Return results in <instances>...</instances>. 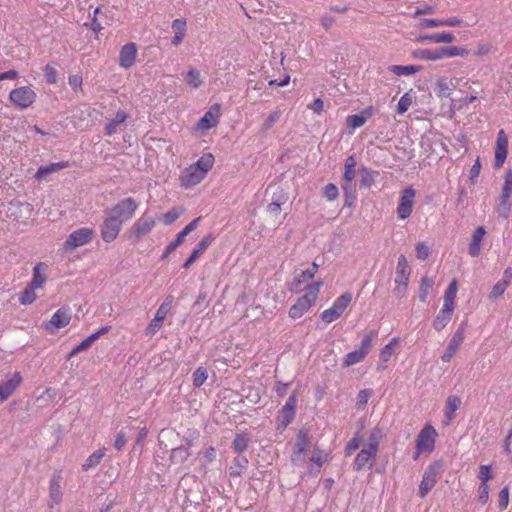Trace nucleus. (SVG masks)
Masks as SVG:
<instances>
[{
	"label": "nucleus",
	"instance_id": "nucleus-1",
	"mask_svg": "<svg viewBox=\"0 0 512 512\" xmlns=\"http://www.w3.org/2000/svg\"><path fill=\"white\" fill-rule=\"evenodd\" d=\"M214 156L211 153L202 155L196 163L188 166L180 175L181 186L189 188L199 184L211 170Z\"/></svg>",
	"mask_w": 512,
	"mask_h": 512
},
{
	"label": "nucleus",
	"instance_id": "nucleus-2",
	"mask_svg": "<svg viewBox=\"0 0 512 512\" xmlns=\"http://www.w3.org/2000/svg\"><path fill=\"white\" fill-rule=\"evenodd\" d=\"M322 282H316L307 287V292L302 297L298 298L296 303L289 309V317L298 319L303 316L305 312L316 302Z\"/></svg>",
	"mask_w": 512,
	"mask_h": 512
},
{
	"label": "nucleus",
	"instance_id": "nucleus-3",
	"mask_svg": "<svg viewBox=\"0 0 512 512\" xmlns=\"http://www.w3.org/2000/svg\"><path fill=\"white\" fill-rule=\"evenodd\" d=\"M138 208L139 203L134 198L126 197L106 209V211L124 225L135 216Z\"/></svg>",
	"mask_w": 512,
	"mask_h": 512
},
{
	"label": "nucleus",
	"instance_id": "nucleus-4",
	"mask_svg": "<svg viewBox=\"0 0 512 512\" xmlns=\"http://www.w3.org/2000/svg\"><path fill=\"white\" fill-rule=\"evenodd\" d=\"M156 226V219L143 213L130 227L129 239L133 242L141 241L145 236L151 233Z\"/></svg>",
	"mask_w": 512,
	"mask_h": 512
},
{
	"label": "nucleus",
	"instance_id": "nucleus-5",
	"mask_svg": "<svg viewBox=\"0 0 512 512\" xmlns=\"http://www.w3.org/2000/svg\"><path fill=\"white\" fill-rule=\"evenodd\" d=\"M436 436L437 432L435 428L431 425H426L419 432L416 439L417 452L414 455L415 460L419 457L421 453L430 454L434 450Z\"/></svg>",
	"mask_w": 512,
	"mask_h": 512
},
{
	"label": "nucleus",
	"instance_id": "nucleus-6",
	"mask_svg": "<svg viewBox=\"0 0 512 512\" xmlns=\"http://www.w3.org/2000/svg\"><path fill=\"white\" fill-rule=\"evenodd\" d=\"M352 301V294L350 292L344 293L337 297L333 305L321 313V319L325 323H331L337 320L344 313L350 302Z\"/></svg>",
	"mask_w": 512,
	"mask_h": 512
},
{
	"label": "nucleus",
	"instance_id": "nucleus-7",
	"mask_svg": "<svg viewBox=\"0 0 512 512\" xmlns=\"http://www.w3.org/2000/svg\"><path fill=\"white\" fill-rule=\"evenodd\" d=\"M95 237V232L91 228L83 227L74 230L63 244L65 251H72L78 247L90 243Z\"/></svg>",
	"mask_w": 512,
	"mask_h": 512
},
{
	"label": "nucleus",
	"instance_id": "nucleus-8",
	"mask_svg": "<svg viewBox=\"0 0 512 512\" xmlns=\"http://www.w3.org/2000/svg\"><path fill=\"white\" fill-rule=\"evenodd\" d=\"M123 225L119 220L114 218L106 210L104 211V218L100 224V235L104 242L111 243L117 239L122 230Z\"/></svg>",
	"mask_w": 512,
	"mask_h": 512
},
{
	"label": "nucleus",
	"instance_id": "nucleus-9",
	"mask_svg": "<svg viewBox=\"0 0 512 512\" xmlns=\"http://www.w3.org/2000/svg\"><path fill=\"white\" fill-rule=\"evenodd\" d=\"M373 337L374 332L369 333L362 339L358 349L346 354L344 357L343 366L350 367L362 362L372 347Z\"/></svg>",
	"mask_w": 512,
	"mask_h": 512
},
{
	"label": "nucleus",
	"instance_id": "nucleus-10",
	"mask_svg": "<svg viewBox=\"0 0 512 512\" xmlns=\"http://www.w3.org/2000/svg\"><path fill=\"white\" fill-rule=\"evenodd\" d=\"M440 469L441 464L439 462H433L425 469L418 490L421 498H424L435 486Z\"/></svg>",
	"mask_w": 512,
	"mask_h": 512
},
{
	"label": "nucleus",
	"instance_id": "nucleus-11",
	"mask_svg": "<svg viewBox=\"0 0 512 512\" xmlns=\"http://www.w3.org/2000/svg\"><path fill=\"white\" fill-rule=\"evenodd\" d=\"M9 98L17 107L25 109L34 103L36 93L32 88L23 86L13 89L9 94Z\"/></svg>",
	"mask_w": 512,
	"mask_h": 512
},
{
	"label": "nucleus",
	"instance_id": "nucleus-12",
	"mask_svg": "<svg viewBox=\"0 0 512 512\" xmlns=\"http://www.w3.org/2000/svg\"><path fill=\"white\" fill-rule=\"evenodd\" d=\"M415 190L412 187L405 188L400 196L397 207V216L401 220L407 219L413 210Z\"/></svg>",
	"mask_w": 512,
	"mask_h": 512
},
{
	"label": "nucleus",
	"instance_id": "nucleus-13",
	"mask_svg": "<svg viewBox=\"0 0 512 512\" xmlns=\"http://www.w3.org/2000/svg\"><path fill=\"white\" fill-rule=\"evenodd\" d=\"M71 321V313L69 308L62 307L58 309L51 319L44 324L45 330L53 334L57 330L67 326Z\"/></svg>",
	"mask_w": 512,
	"mask_h": 512
},
{
	"label": "nucleus",
	"instance_id": "nucleus-14",
	"mask_svg": "<svg viewBox=\"0 0 512 512\" xmlns=\"http://www.w3.org/2000/svg\"><path fill=\"white\" fill-rule=\"evenodd\" d=\"M465 323H461L456 330V332L453 334L446 350L444 351L443 355L441 356V359L443 362H450L453 356L458 351L460 345L463 343L465 338Z\"/></svg>",
	"mask_w": 512,
	"mask_h": 512
},
{
	"label": "nucleus",
	"instance_id": "nucleus-15",
	"mask_svg": "<svg viewBox=\"0 0 512 512\" xmlns=\"http://www.w3.org/2000/svg\"><path fill=\"white\" fill-rule=\"evenodd\" d=\"M63 477L61 471H55L49 482V506L53 507L62 501L63 497Z\"/></svg>",
	"mask_w": 512,
	"mask_h": 512
},
{
	"label": "nucleus",
	"instance_id": "nucleus-16",
	"mask_svg": "<svg viewBox=\"0 0 512 512\" xmlns=\"http://www.w3.org/2000/svg\"><path fill=\"white\" fill-rule=\"evenodd\" d=\"M508 153V136L505 131L501 129L498 132L495 144V161L494 167L499 169L503 166Z\"/></svg>",
	"mask_w": 512,
	"mask_h": 512
},
{
	"label": "nucleus",
	"instance_id": "nucleus-17",
	"mask_svg": "<svg viewBox=\"0 0 512 512\" xmlns=\"http://www.w3.org/2000/svg\"><path fill=\"white\" fill-rule=\"evenodd\" d=\"M220 105L214 104L197 122V129L209 130L215 127L219 121Z\"/></svg>",
	"mask_w": 512,
	"mask_h": 512
},
{
	"label": "nucleus",
	"instance_id": "nucleus-18",
	"mask_svg": "<svg viewBox=\"0 0 512 512\" xmlns=\"http://www.w3.org/2000/svg\"><path fill=\"white\" fill-rule=\"evenodd\" d=\"M22 377L19 372L7 376V379L0 384V401L7 400L16 388L21 384Z\"/></svg>",
	"mask_w": 512,
	"mask_h": 512
},
{
	"label": "nucleus",
	"instance_id": "nucleus-19",
	"mask_svg": "<svg viewBox=\"0 0 512 512\" xmlns=\"http://www.w3.org/2000/svg\"><path fill=\"white\" fill-rule=\"evenodd\" d=\"M137 56V47L134 43L125 44L119 53V65L122 68L128 69L135 63Z\"/></svg>",
	"mask_w": 512,
	"mask_h": 512
},
{
	"label": "nucleus",
	"instance_id": "nucleus-20",
	"mask_svg": "<svg viewBox=\"0 0 512 512\" xmlns=\"http://www.w3.org/2000/svg\"><path fill=\"white\" fill-rule=\"evenodd\" d=\"M376 455L377 452L369 449L368 447H363L354 460V470L360 471L365 467L370 468L373 465Z\"/></svg>",
	"mask_w": 512,
	"mask_h": 512
},
{
	"label": "nucleus",
	"instance_id": "nucleus-21",
	"mask_svg": "<svg viewBox=\"0 0 512 512\" xmlns=\"http://www.w3.org/2000/svg\"><path fill=\"white\" fill-rule=\"evenodd\" d=\"M48 265L44 262L38 263L32 272V279L28 283L35 289L41 288L47 280Z\"/></svg>",
	"mask_w": 512,
	"mask_h": 512
},
{
	"label": "nucleus",
	"instance_id": "nucleus-22",
	"mask_svg": "<svg viewBox=\"0 0 512 512\" xmlns=\"http://www.w3.org/2000/svg\"><path fill=\"white\" fill-rule=\"evenodd\" d=\"M297 405V395L296 392H293L288 398L285 405L281 410L282 423L287 426L290 424L295 416V409Z\"/></svg>",
	"mask_w": 512,
	"mask_h": 512
},
{
	"label": "nucleus",
	"instance_id": "nucleus-23",
	"mask_svg": "<svg viewBox=\"0 0 512 512\" xmlns=\"http://www.w3.org/2000/svg\"><path fill=\"white\" fill-rule=\"evenodd\" d=\"M453 311L454 308H451L448 305H443L433 321V328L436 331L443 330L446 327V325L450 322L453 315Z\"/></svg>",
	"mask_w": 512,
	"mask_h": 512
},
{
	"label": "nucleus",
	"instance_id": "nucleus-24",
	"mask_svg": "<svg viewBox=\"0 0 512 512\" xmlns=\"http://www.w3.org/2000/svg\"><path fill=\"white\" fill-rule=\"evenodd\" d=\"M213 240V236L211 234L205 236L197 245V247L193 250L189 258L184 262L183 268L188 269L196 259L208 248Z\"/></svg>",
	"mask_w": 512,
	"mask_h": 512
},
{
	"label": "nucleus",
	"instance_id": "nucleus-25",
	"mask_svg": "<svg viewBox=\"0 0 512 512\" xmlns=\"http://www.w3.org/2000/svg\"><path fill=\"white\" fill-rule=\"evenodd\" d=\"M410 276V268L407 263V259L404 255H400L398 258L395 283H408Z\"/></svg>",
	"mask_w": 512,
	"mask_h": 512
},
{
	"label": "nucleus",
	"instance_id": "nucleus-26",
	"mask_svg": "<svg viewBox=\"0 0 512 512\" xmlns=\"http://www.w3.org/2000/svg\"><path fill=\"white\" fill-rule=\"evenodd\" d=\"M191 456V451L187 446H177L170 451L169 459L174 465L185 463Z\"/></svg>",
	"mask_w": 512,
	"mask_h": 512
},
{
	"label": "nucleus",
	"instance_id": "nucleus-27",
	"mask_svg": "<svg viewBox=\"0 0 512 512\" xmlns=\"http://www.w3.org/2000/svg\"><path fill=\"white\" fill-rule=\"evenodd\" d=\"M172 29L174 31V37L172 38V45L178 46L182 43L186 34V20L183 18L175 19L172 22Z\"/></svg>",
	"mask_w": 512,
	"mask_h": 512
},
{
	"label": "nucleus",
	"instance_id": "nucleus-28",
	"mask_svg": "<svg viewBox=\"0 0 512 512\" xmlns=\"http://www.w3.org/2000/svg\"><path fill=\"white\" fill-rule=\"evenodd\" d=\"M455 35L452 32H441L430 35H424L419 38L420 41H427L430 43H444L449 44L455 41Z\"/></svg>",
	"mask_w": 512,
	"mask_h": 512
},
{
	"label": "nucleus",
	"instance_id": "nucleus-29",
	"mask_svg": "<svg viewBox=\"0 0 512 512\" xmlns=\"http://www.w3.org/2000/svg\"><path fill=\"white\" fill-rule=\"evenodd\" d=\"M128 114L124 110L117 111L115 117L109 121L105 126V134L107 136H112L118 130V127L122 125L127 119Z\"/></svg>",
	"mask_w": 512,
	"mask_h": 512
},
{
	"label": "nucleus",
	"instance_id": "nucleus-30",
	"mask_svg": "<svg viewBox=\"0 0 512 512\" xmlns=\"http://www.w3.org/2000/svg\"><path fill=\"white\" fill-rule=\"evenodd\" d=\"M461 405V399L456 395H450L447 398L445 406V424L448 425L455 417V412Z\"/></svg>",
	"mask_w": 512,
	"mask_h": 512
},
{
	"label": "nucleus",
	"instance_id": "nucleus-31",
	"mask_svg": "<svg viewBox=\"0 0 512 512\" xmlns=\"http://www.w3.org/2000/svg\"><path fill=\"white\" fill-rule=\"evenodd\" d=\"M413 56L422 60L437 61L443 59L441 47L430 50V49H418L413 52Z\"/></svg>",
	"mask_w": 512,
	"mask_h": 512
},
{
	"label": "nucleus",
	"instance_id": "nucleus-32",
	"mask_svg": "<svg viewBox=\"0 0 512 512\" xmlns=\"http://www.w3.org/2000/svg\"><path fill=\"white\" fill-rule=\"evenodd\" d=\"M248 467V459L245 456H237L229 467V474L232 477L240 476Z\"/></svg>",
	"mask_w": 512,
	"mask_h": 512
},
{
	"label": "nucleus",
	"instance_id": "nucleus-33",
	"mask_svg": "<svg viewBox=\"0 0 512 512\" xmlns=\"http://www.w3.org/2000/svg\"><path fill=\"white\" fill-rule=\"evenodd\" d=\"M360 174V187L370 188L375 182V176L378 172L372 171L366 167L359 169Z\"/></svg>",
	"mask_w": 512,
	"mask_h": 512
},
{
	"label": "nucleus",
	"instance_id": "nucleus-34",
	"mask_svg": "<svg viewBox=\"0 0 512 512\" xmlns=\"http://www.w3.org/2000/svg\"><path fill=\"white\" fill-rule=\"evenodd\" d=\"M105 451L106 449L103 447L92 453L83 463L82 469L84 471H88L89 469L97 466L104 457Z\"/></svg>",
	"mask_w": 512,
	"mask_h": 512
},
{
	"label": "nucleus",
	"instance_id": "nucleus-35",
	"mask_svg": "<svg viewBox=\"0 0 512 512\" xmlns=\"http://www.w3.org/2000/svg\"><path fill=\"white\" fill-rule=\"evenodd\" d=\"M250 443V437L246 433L236 434L232 448L236 453H242L247 450Z\"/></svg>",
	"mask_w": 512,
	"mask_h": 512
},
{
	"label": "nucleus",
	"instance_id": "nucleus-36",
	"mask_svg": "<svg viewBox=\"0 0 512 512\" xmlns=\"http://www.w3.org/2000/svg\"><path fill=\"white\" fill-rule=\"evenodd\" d=\"M441 49L443 58L466 57L469 54V50L461 46H445Z\"/></svg>",
	"mask_w": 512,
	"mask_h": 512
},
{
	"label": "nucleus",
	"instance_id": "nucleus-37",
	"mask_svg": "<svg viewBox=\"0 0 512 512\" xmlns=\"http://www.w3.org/2000/svg\"><path fill=\"white\" fill-rule=\"evenodd\" d=\"M282 114H283V110H281L278 107L276 109H274L273 111H271L269 113V115L265 118L264 122L262 123L261 131L266 132L269 129H271L273 127V125L279 121Z\"/></svg>",
	"mask_w": 512,
	"mask_h": 512
},
{
	"label": "nucleus",
	"instance_id": "nucleus-38",
	"mask_svg": "<svg viewBox=\"0 0 512 512\" xmlns=\"http://www.w3.org/2000/svg\"><path fill=\"white\" fill-rule=\"evenodd\" d=\"M67 166L64 162H58V163H52L47 166H41L38 171L36 172V179L41 180L48 174L54 173L62 168H65Z\"/></svg>",
	"mask_w": 512,
	"mask_h": 512
},
{
	"label": "nucleus",
	"instance_id": "nucleus-39",
	"mask_svg": "<svg viewBox=\"0 0 512 512\" xmlns=\"http://www.w3.org/2000/svg\"><path fill=\"white\" fill-rule=\"evenodd\" d=\"M383 438V431L379 427H375L371 430L368 438V447L369 449L378 452V447Z\"/></svg>",
	"mask_w": 512,
	"mask_h": 512
},
{
	"label": "nucleus",
	"instance_id": "nucleus-40",
	"mask_svg": "<svg viewBox=\"0 0 512 512\" xmlns=\"http://www.w3.org/2000/svg\"><path fill=\"white\" fill-rule=\"evenodd\" d=\"M313 277V271H309L308 269L302 271L299 275L295 276L291 290L295 292L300 291L301 286L310 281Z\"/></svg>",
	"mask_w": 512,
	"mask_h": 512
},
{
	"label": "nucleus",
	"instance_id": "nucleus-41",
	"mask_svg": "<svg viewBox=\"0 0 512 512\" xmlns=\"http://www.w3.org/2000/svg\"><path fill=\"white\" fill-rule=\"evenodd\" d=\"M186 83L193 89H198L202 84L200 72L195 68H190L185 77Z\"/></svg>",
	"mask_w": 512,
	"mask_h": 512
},
{
	"label": "nucleus",
	"instance_id": "nucleus-42",
	"mask_svg": "<svg viewBox=\"0 0 512 512\" xmlns=\"http://www.w3.org/2000/svg\"><path fill=\"white\" fill-rule=\"evenodd\" d=\"M389 69L398 76H409L418 72L420 67L415 65H392Z\"/></svg>",
	"mask_w": 512,
	"mask_h": 512
},
{
	"label": "nucleus",
	"instance_id": "nucleus-43",
	"mask_svg": "<svg viewBox=\"0 0 512 512\" xmlns=\"http://www.w3.org/2000/svg\"><path fill=\"white\" fill-rule=\"evenodd\" d=\"M457 292V282L453 280L449 286L447 287L444 294V303L443 305H448L451 308L455 309V297Z\"/></svg>",
	"mask_w": 512,
	"mask_h": 512
},
{
	"label": "nucleus",
	"instance_id": "nucleus-44",
	"mask_svg": "<svg viewBox=\"0 0 512 512\" xmlns=\"http://www.w3.org/2000/svg\"><path fill=\"white\" fill-rule=\"evenodd\" d=\"M35 290L36 289L34 287H32L28 284L26 286V288L24 289V291L21 292L19 295L20 304H22V305L32 304L37 298Z\"/></svg>",
	"mask_w": 512,
	"mask_h": 512
},
{
	"label": "nucleus",
	"instance_id": "nucleus-45",
	"mask_svg": "<svg viewBox=\"0 0 512 512\" xmlns=\"http://www.w3.org/2000/svg\"><path fill=\"white\" fill-rule=\"evenodd\" d=\"M434 285V281L431 278L423 277L419 287V300L426 302L427 297Z\"/></svg>",
	"mask_w": 512,
	"mask_h": 512
},
{
	"label": "nucleus",
	"instance_id": "nucleus-46",
	"mask_svg": "<svg viewBox=\"0 0 512 512\" xmlns=\"http://www.w3.org/2000/svg\"><path fill=\"white\" fill-rule=\"evenodd\" d=\"M307 445H308V438H307L306 434L303 432H300L297 437V442L295 444L293 460L300 458V456L305 452Z\"/></svg>",
	"mask_w": 512,
	"mask_h": 512
},
{
	"label": "nucleus",
	"instance_id": "nucleus-47",
	"mask_svg": "<svg viewBox=\"0 0 512 512\" xmlns=\"http://www.w3.org/2000/svg\"><path fill=\"white\" fill-rule=\"evenodd\" d=\"M496 210L500 217L503 219L508 218L511 210L510 197L500 196Z\"/></svg>",
	"mask_w": 512,
	"mask_h": 512
},
{
	"label": "nucleus",
	"instance_id": "nucleus-48",
	"mask_svg": "<svg viewBox=\"0 0 512 512\" xmlns=\"http://www.w3.org/2000/svg\"><path fill=\"white\" fill-rule=\"evenodd\" d=\"M355 168L351 167H344V174H343V180L344 183L342 184V189L345 191L346 195L348 192L351 191V182L355 178Z\"/></svg>",
	"mask_w": 512,
	"mask_h": 512
},
{
	"label": "nucleus",
	"instance_id": "nucleus-49",
	"mask_svg": "<svg viewBox=\"0 0 512 512\" xmlns=\"http://www.w3.org/2000/svg\"><path fill=\"white\" fill-rule=\"evenodd\" d=\"M172 303L173 297L170 295L167 296L164 302L157 309L155 316L164 320L172 307Z\"/></svg>",
	"mask_w": 512,
	"mask_h": 512
},
{
	"label": "nucleus",
	"instance_id": "nucleus-50",
	"mask_svg": "<svg viewBox=\"0 0 512 512\" xmlns=\"http://www.w3.org/2000/svg\"><path fill=\"white\" fill-rule=\"evenodd\" d=\"M366 120V117L363 116L362 114H354L347 117L346 123L348 127L354 130L356 128L362 127L365 124Z\"/></svg>",
	"mask_w": 512,
	"mask_h": 512
},
{
	"label": "nucleus",
	"instance_id": "nucleus-51",
	"mask_svg": "<svg viewBox=\"0 0 512 512\" xmlns=\"http://www.w3.org/2000/svg\"><path fill=\"white\" fill-rule=\"evenodd\" d=\"M208 378L207 370L203 367L197 368L193 373V385L195 387L202 386Z\"/></svg>",
	"mask_w": 512,
	"mask_h": 512
},
{
	"label": "nucleus",
	"instance_id": "nucleus-52",
	"mask_svg": "<svg viewBox=\"0 0 512 512\" xmlns=\"http://www.w3.org/2000/svg\"><path fill=\"white\" fill-rule=\"evenodd\" d=\"M180 215L181 210L174 207L170 209L168 212L164 213L160 219L165 225H171L179 218Z\"/></svg>",
	"mask_w": 512,
	"mask_h": 512
},
{
	"label": "nucleus",
	"instance_id": "nucleus-53",
	"mask_svg": "<svg viewBox=\"0 0 512 512\" xmlns=\"http://www.w3.org/2000/svg\"><path fill=\"white\" fill-rule=\"evenodd\" d=\"M507 287H508L507 282L498 281L492 287V290H491V292L489 294V299L492 300V301L498 299L499 297H501L503 295V293L505 292Z\"/></svg>",
	"mask_w": 512,
	"mask_h": 512
},
{
	"label": "nucleus",
	"instance_id": "nucleus-54",
	"mask_svg": "<svg viewBox=\"0 0 512 512\" xmlns=\"http://www.w3.org/2000/svg\"><path fill=\"white\" fill-rule=\"evenodd\" d=\"M184 240L185 239L182 236H180V234L178 233L176 235L175 240H173L172 242H170L167 245L164 253L161 256V259H166L169 254H171L173 251H175L184 242Z\"/></svg>",
	"mask_w": 512,
	"mask_h": 512
},
{
	"label": "nucleus",
	"instance_id": "nucleus-55",
	"mask_svg": "<svg viewBox=\"0 0 512 512\" xmlns=\"http://www.w3.org/2000/svg\"><path fill=\"white\" fill-rule=\"evenodd\" d=\"M216 458V450L214 447H208L201 455L200 462L202 466L205 468L208 464L213 462Z\"/></svg>",
	"mask_w": 512,
	"mask_h": 512
},
{
	"label": "nucleus",
	"instance_id": "nucleus-56",
	"mask_svg": "<svg viewBox=\"0 0 512 512\" xmlns=\"http://www.w3.org/2000/svg\"><path fill=\"white\" fill-rule=\"evenodd\" d=\"M397 342H398L397 338H392L391 341L387 345H385V347L381 350L380 359L383 362H387L391 358L392 353H393V348L397 344Z\"/></svg>",
	"mask_w": 512,
	"mask_h": 512
},
{
	"label": "nucleus",
	"instance_id": "nucleus-57",
	"mask_svg": "<svg viewBox=\"0 0 512 512\" xmlns=\"http://www.w3.org/2000/svg\"><path fill=\"white\" fill-rule=\"evenodd\" d=\"M286 199L284 196H279L278 198H273L272 202L268 204L267 211L270 214L277 215L281 211V206L285 203Z\"/></svg>",
	"mask_w": 512,
	"mask_h": 512
},
{
	"label": "nucleus",
	"instance_id": "nucleus-58",
	"mask_svg": "<svg viewBox=\"0 0 512 512\" xmlns=\"http://www.w3.org/2000/svg\"><path fill=\"white\" fill-rule=\"evenodd\" d=\"M512 194V169H508L505 174L504 185L501 196L510 197Z\"/></svg>",
	"mask_w": 512,
	"mask_h": 512
},
{
	"label": "nucleus",
	"instance_id": "nucleus-59",
	"mask_svg": "<svg viewBox=\"0 0 512 512\" xmlns=\"http://www.w3.org/2000/svg\"><path fill=\"white\" fill-rule=\"evenodd\" d=\"M411 104H412V97L408 93H405L398 101V104H397L398 114H404L409 109Z\"/></svg>",
	"mask_w": 512,
	"mask_h": 512
},
{
	"label": "nucleus",
	"instance_id": "nucleus-60",
	"mask_svg": "<svg viewBox=\"0 0 512 512\" xmlns=\"http://www.w3.org/2000/svg\"><path fill=\"white\" fill-rule=\"evenodd\" d=\"M438 94L441 97H448L451 94V83L445 79L437 81Z\"/></svg>",
	"mask_w": 512,
	"mask_h": 512
},
{
	"label": "nucleus",
	"instance_id": "nucleus-61",
	"mask_svg": "<svg viewBox=\"0 0 512 512\" xmlns=\"http://www.w3.org/2000/svg\"><path fill=\"white\" fill-rule=\"evenodd\" d=\"M443 27V19H422L419 24V29Z\"/></svg>",
	"mask_w": 512,
	"mask_h": 512
},
{
	"label": "nucleus",
	"instance_id": "nucleus-62",
	"mask_svg": "<svg viewBox=\"0 0 512 512\" xmlns=\"http://www.w3.org/2000/svg\"><path fill=\"white\" fill-rule=\"evenodd\" d=\"M164 320L154 317L146 328V335L153 336L161 328Z\"/></svg>",
	"mask_w": 512,
	"mask_h": 512
},
{
	"label": "nucleus",
	"instance_id": "nucleus-63",
	"mask_svg": "<svg viewBox=\"0 0 512 512\" xmlns=\"http://www.w3.org/2000/svg\"><path fill=\"white\" fill-rule=\"evenodd\" d=\"M415 249H416V256L418 259L425 260L428 258L429 254H430V248L428 245H426L423 242H419L416 244Z\"/></svg>",
	"mask_w": 512,
	"mask_h": 512
},
{
	"label": "nucleus",
	"instance_id": "nucleus-64",
	"mask_svg": "<svg viewBox=\"0 0 512 512\" xmlns=\"http://www.w3.org/2000/svg\"><path fill=\"white\" fill-rule=\"evenodd\" d=\"M372 395V390L370 389H364V390H361L359 393H358V396H357V405L359 408H363L365 407V405L367 404L369 398L371 397Z\"/></svg>",
	"mask_w": 512,
	"mask_h": 512
}]
</instances>
